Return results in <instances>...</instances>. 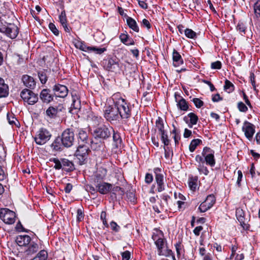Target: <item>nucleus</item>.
Masks as SVG:
<instances>
[{
	"mask_svg": "<svg viewBox=\"0 0 260 260\" xmlns=\"http://www.w3.org/2000/svg\"><path fill=\"white\" fill-rule=\"evenodd\" d=\"M238 108L240 111L245 112L247 111L248 108L246 105L242 102L238 103Z\"/></svg>",
	"mask_w": 260,
	"mask_h": 260,
	"instance_id": "3c124183",
	"label": "nucleus"
},
{
	"mask_svg": "<svg viewBox=\"0 0 260 260\" xmlns=\"http://www.w3.org/2000/svg\"><path fill=\"white\" fill-rule=\"evenodd\" d=\"M173 64L174 66H179L183 63V60L179 53L174 50L173 53Z\"/></svg>",
	"mask_w": 260,
	"mask_h": 260,
	"instance_id": "393cba45",
	"label": "nucleus"
},
{
	"mask_svg": "<svg viewBox=\"0 0 260 260\" xmlns=\"http://www.w3.org/2000/svg\"><path fill=\"white\" fill-rule=\"evenodd\" d=\"M0 32L5 34L11 39H15L18 35V28L12 23H7L0 18Z\"/></svg>",
	"mask_w": 260,
	"mask_h": 260,
	"instance_id": "f03ea898",
	"label": "nucleus"
},
{
	"mask_svg": "<svg viewBox=\"0 0 260 260\" xmlns=\"http://www.w3.org/2000/svg\"><path fill=\"white\" fill-rule=\"evenodd\" d=\"M72 106L75 109H80L81 108V102L76 93H72Z\"/></svg>",
	"mask_w": 260,
	"mask_h": 260,
	"instance_id": "bb28decb",
	"label": "nucleus"
},
{
	"mask_svg": "<svg viewBox=\"0 0 260 260\" xmlns=\"http://www.w3.org/2000/svg\"><path fill=\"white\" fill-rule=\"evenodd\" d=\"M9 93V88L4 80L0 78V98L6 97Z\"/></svg>",
	"mask_w": 260,
	"mask_h": 260,
	"instance_id": "4be33fe9",
	"label": "nucleus"
},
{
	"mask_svg": "<svg viewBox=\"0 0 260 260\" xmlns=\"http://www.w3.org/2000/svg\"><path fill=\"white\" fill-rule=\"evenodd\" d=\"M237 218L239 221L240 225L244 229H247L248 226L246 223L243 210L241 208H237L236 212Z\"/></svg>",
	"mask_w": 260,
	"mask_h": 260,
	"instance_id": "6ab92c4d",
	"label": "nucleus"
},
{
	"mask_svg": "<svg viewBox=\"0 0 260 260\" xmlns=\"http://www.w3.org/2000/svg\"><path fill=\"white\" fill-rule=\"evenodd\" d=\"M215 198L213 194L208 196L204 202L199 207L201 212H205L211 208L215 203Z\"/></svg>",
	"mask_w": 260,
	"mask_h": 260,
	"instance_id": "9d476101",
	"label": "nucleus"
},
{
	"mask_svg": "<svg viewBox=\"0 0 260 260\" xmlns=\"http://www.w3.org/2000/svg\"><path fill=\"white\" fill-rule=\"evenodd\" d=\"M49 29L51 30V31L55 35V36H58L59 35V31L56 28L55 25L52 23H50L49 24Z\"/></svg>",
	"mask_w": 260,
	"mask_h": 260,
	"instance_id": "603ef678",
	"label": "nucleus"
},
{
	"mask_svg": "<svg viewBox=\"0 0 260 260\" xmlns=\"http://www.w3.org/2000/svg\"><path fill=\"white\" fill-rule=\"evenodd\" d=\"M242 129L244 133L245 137L249 140L252 139L253 136L255 133V126L253 124L245 121L243 123Z\"/></svg>",
	"mask_w": 260,
	"mask_h": 260,
	"instance_id": "f8f14e48",
	"label": "nucleus"
},
{
	"mask_svg": "<svg viewBox=\"0 0 260 260\" xmlns=\"http://www.w3.org/2000/svg\"><path fill=\"white\" fill-rule=\"evenodd\" d=\"M60 138H57L51 144V148L55 150H59L60 149Z\"/></svg>",
	"mask_w": 260,
	"mask_h": 260,
	"instance_id": "37998d69",
	"label": "nucleus"
},
{
	"mask_svg": "<svg viewBox=\"0 0 260 260\" xmlns=\"http://www.w3.org/2000/svg\"><path fill=\"white\" fill-rule=\"evenodd\" d=\"M106 50V48H98L96 47H90L88 51H93L98 54H101Z\"/></svg>",
	"mask_w": 260,
	"mask_h": 260,
	"instance_id": "58836bf2",
	"label": "nucleus"
},
{
	"mask_svg": "<svg viewBox=\"0 0 260 260\" xmlns=\"http://www.w3.org/2000/svg\"><path fill=\"white\" fill-rule=\"evenodd\" d=\"M31 242V238L28 235L19 236L16 239V242L20 246H25Z\"/></svg>",
	"mask_w": 260,
	"mask_h": 260,
	"instance_id": "412c9836",
	"label": "nucleus"
},
{
	"mask_svg": "<svg viewBox=\"0 0 260 260\" xmlns=\"http://www.w3.org/2000/svg\"><path fill=\"white\" fill-rule=\"evenodd\" d=\"M254 12L257 18L260 17V1H257L254 5Z\"/></svg>",
	"mask_w": 260,
	"mask_h": 260,
	"instance_id": "49530a36",
	"label": "nucleus"
},
{
	"mask_svg": "<svg viewBox=\"0 0 260 260\" xmlns=\"http://www.w3.org/2000/svg\"><path fill=\"white\" fill-rule=\"evenodd\" d=\"M47 258V252L45 250H41L37 255L31 260H46Z\"/></svg>",
	"mask_w": 260,
	"mask_h": 260,
	"instance_id": "2f4dec72",
	"label": "nucleus"
},
{
	"mask_svg": "<svg viewBox=\"0 0 260 260\" xmlns=\"http://www.w3.org/2000/svg\"><path fill=\"white\" fill-rule=\"evenodd\" d=\"M237 29L240 31L242 32H245V27L243 23H238L237 26Z\"/></svg>",
	"mask_w": 260,
	"mask_h": 260,
	"instance_id": "e2e57ef3",
	"label": "nucleus"
},
{
	"mask_svg": "<svg viewBox=\"0 0 260 260\" xmlns=\"http://www.w3.org/2000/svg\"><path fill=\"white\" fill-rule=\"evenodd\" d=\"M197 178L190 177L188 179V185L190 189L192 190H194L197 187Z\"/></svg>",
	"mask_w": 260,
	"mask_h": 260,
	"instance_id": "473e14b6",
	"label": "nucleus"
},
{
	"mask_svg": "<svg viewBox=\"0 0 260 260\" xmlns=\"http://www.w3.org/2000/svg\"><path fill=\"white\" fill-rule=\"evenodd\" d=\"M113 133V141L115 143V145L116 148H118L120 146L122 140L119 136V134L117 133H115L114 131L112 132Z\"/></svg>",
	"mask_w": 260,
	"mask_h": 260,
	"instance_id": "7c9ffc66",
	"label": "nucleus"
},
{
	"mask_svg": "<svg viewBox=\"0 0 260 260\" xmlns=\"http://www.w3.org/2000/svg\"><path fill=\"white\" fill-rule=\"evenodd\" d=\"M192 102L194 104L196 107L198 108H201L204 105L203 102L198 98L193 99Z\"/></svg>",
	"mask_w": 260,
	"mask_h": 260,
	"instance_id": "09e8293b",
	"label": "nucleus"
},
{
	"mask_svg": "<svg viewBox=\"0 0 260 260\" xmlns=\"http://www.w3.org/2000/svg\"><path fill=\"white\" fill-rule=\"evenodd\" d=\"M40 98L44 102L48 103L53 100V96L47 89H43L40 94Z\"/></svg>",
	"mask_w": 260,
	"mask_h": 260,
	"instance_id": "b1692460",
	"label": "nucleus"
},
{
	"mask_svg": "<svg viewBox=\"0 0 260 260\" xmlns=\"http://www.w3.org/2000/svg\"><path fill=\"white\" fill-rule=\"evenodd\" d=\"M105 117L107 120L112 121L118 119L120 117L118 110L114 107H109L105 112Z\"/></svg>",
	"mask_w": 260,
	"mask_h": 260,
	"instance_id": "9b49d317",
	"label": "nucleus"
},
{
	"mask_svg": "<svg viewBox=\"0 0 260 260\" xmlns=\"http://www.w3.org/2000/svg\"><path fill=\"white\" fill-rule=\"evenodd\" d=\"M106 69L112 72H116L120 70L121 67L118 61L115 59L111 58L106 62Z\"/></svg>",
	"mask_w": 260,
	"mask_h": 260,
	"instance_id": "f3484780",
	"label": "nucleus"
},
{
	"mask_svg": "<svg viewBox=\"0 0 260 260\" xmlns=\"http://www.w3.org/2000/svg\"><path fill=\"white\" fill-rule=\"evenodd\" d=\"M156 127L159 131L160 134L165 132V131L164 130V123H163V121H162V119H161L159 117L156 121Z\"/></svg>",
	"mask_w": 260,
	"mask_h": 260,
	"instance_id": "c9c22d12",
	"label": "nucleus"
},
{
	"mask_svg": "<svg viewBox=\"0 0 260 260\" xmlns=\"http://www.w3.org/2000/svg\"><path fill=\"white\" fill-rule=\"evenodd\" d=\"M20 96L25 102L29 105L34 104L38 100L37 95L27 89H23L21 92Z\"/></svg>",
	"mask_w": 260,
	"mask_h": 260,
	"instance_id": "6e6552de",
	"label": "nucleus"
},
{
	"mask_svg": "<svg viewBox=\"0 0 260 260\" xmlns=\"http://www.w3.org/2000/svg\"><path fill=\"white\" fill-rule=\"evenodd\" d=\"M188 116L190 119V122L192 125L197 124L198 120V117L194 113H189L188 114Z\"/></svg>",
	"mask_w": 260,
	"mask_h": 260,
	"instance_id": "79ce46f5",
	"label": "nucleus"
},
{
	"mask_svg": "<svg viewBox=\"0 0 260 260\" xmlns=\"http://www.w3.org/2000/svg\"><path fill=\"white\" fill-rule=\"evenodd\" d=\"M142 25L144 26L147 27V29H149L151 27V24L149 21L146 19H144L142 21Z\"/></svg>",
	"mask_w": 260,
	"mask_h": 260,
	"instance_id": "774afa93",
	"label": "nucleus"
},
{
	"mask_svg": "<svg viewBox=\"0 0 260 260\" xmlns=\"http://www.w3.org/2000/svg\"><path fill=\"white\" fill-rule=\"evenodd\" d=\"M110 191L114 194L116 195L117 194L119 196H122L124 193V190L120 187L117 186L113 187L112 185V187Z\"/></svg>",
	"mask_w": 260,
	"mask_h": 260,
	"instance_id": "72a5a7b5",
	"label": "nucleus"
},
{
	"mask_svg": "<svg viewBox=\"0 0 260 260\" xmlns=\"http://www.w3.org/2000/svg\"><path fill=\"white\" fill-rule=\"evenodd\" d=\"M127 23L128 26L132 29L133 30L138 32L139 31V27L137 25L136 21L131 17H128L127 18Z\"/></svg>",
	"mask_w": 260,
	"mask_h": 260,
	"instance_id": "cd10ccee",
	"label": "nucleus"
},
{
	"mask_svg": "<svg viewBox=\"0 0 260 260\" xmlns=\"http://www.w3.org/2000/svg\"><path fill=\"white\" fill-rule=\"evenodd\" d=\"M75 46L77 48H79V49L84 51H88V48H89V46H86L82 43L79 42L75 44Z\"/></svg>",
	"mask_w": 260,
	"mask_h": 260,
	"instance_id": "a18cd8bd",
	"label": "nucleus"
},
{
	"mask_svg": "<svg viewBox=\"0 0 260 260\" xmlns=\"http://www.w3.org/2000/svg\"><path fill=\"white\" fill-rule=\"evenodd\" d=\"M59 21L61 25H65L67 23V18L65 11H62L59 17Z\"/></svg>",
	"mask_w": 260,
	"mask_h": 260,
	"instance_id": "de8ad7c7",
	"label": "nucleus"
},
{
	"mask_svg": "<svg viewBox=\"0 0 260 260\" xmlns=\"http://www.w3.org/2000/svg\"><path fill=\"white\" fill-rule=\"evenodd\" d=\"M87 134L83 130H80L78 133V138L80 140V141L83 143V144L87 143Z\"/></svg>",
	"mask_w": 260,
	"mask_h": 260,
	"instance_id": "e433bc0d",
	"label": "nucleus"
},
{
	"mask_svg": "<svg viewBox=\"0 0 260 260\" xmlns=\"http://www.w3.org/2000/svg\"><path fill=\"white\" fill-rule=\"evenodd\" d=\"M62 169L67 171H71L74 169V165L72 162L68 159H63L61 160Z\"/></svg>",
	"mask_w": 260,
	"mask_h": 260,
	"instance_id": "a878e982",
	"label": "nucleus"
},
{
	"mask_svg": "<svg viewBox=\"0 0 260 260\" xmlns=\"http://www.w3.org/2000/svg\"><path fill=\"white\" fill-rule=\"evenodd\" d=\"M152 238L155 241V244L157 247L159 255L169 256L172 254V250L168 248L162 238H157L156 236H153Z\"/></svg>",
	"mask_w": 260,
	"mask_h": 260,
	"instance_id": "7ed1b4c3",
	"label": "nucleus"
},
{
	"mask_svg": "<svg viewBox=\"0 0 260 260\" xmlns=\"http://www.w3.org/2000/svg\"><path fill=\"white\" fill-rule=\"evenodd\" d=\"M121 255L122 257V260H129L131 257V253L128 251H125L122 252Z\"/></svg>",
	"mask_w": 260,
	"mask_h": 260,
	"instance_id": "bf43d9fd",
	"label": "nucleus"
},
{
	"mask_svg": "<svg viewBox=\"0 0 260 260\" xmlns=\"http://www.w3.org/2000/svg\"><path fill=\"white\" fill-rule=\"evenodd\" d=\"M184 34L185 36L188 38L194 39L197 37L196 32L189 28L185 29L184 30Z\"/></svg>",
	"mask_w": 260,
	"mask_h": 260,
	"instance_id": "ea45409f",
	"label": "nucleus"
},
{
	"mask_svg": "<svg viewBox=\"0 0 260 260\" xmlns=\"http://www.w3.org/2000/svg\"><path fill=\"white\" fill-rule=\"evenodd\" d=\"M203 230V227L201 226H197L194 230H193V233L196 236H199L200 235V232Z\"/></svg>",
	"mask_w": 260,
	"mask_h": 260,
	"instance_id": "338daca9",
	"label": "nucleus"
},
{
	"mask_svg": "<svg viewBox=\"0 0 260 260\" xmlns=\"http://www.w3.org/2000/svg\"><path fill=\"white\" fill-rule=\"evenodd\" d=\"M62 145L66 147L72 146L74 142L75 135L72 128H67L64 130L60 138Z\"/></svg>",
	"mask_w": 260,
	"mask_h": 260,
	"instance_id": "20e7f679",
	"label": "nucleus"
},
{
	"mask_svg": "<svg viewBox=\"0 0 260 260\" xmlns=\"http://www.w3.org/2000/svg\"><path fill=\"white\" fill-rule=\"evenodd\" d=\"M38 76L40 79L41 82L42 84L46 83L47 80V76L46 72L45 71H40L38 73Z\"/></svg>",
	"mask_w": 260,
	"mask_h": 260,
	"instance_id": "a19ab883",
	"label": "nucleus"
},
{
	"mask_svg": "<svg viewBox=\"0 0 260 260\" xmlns=\"http://www.w3.org/2000/svg\"><path fill=\"white\" fill-rule=\"evenodd\" d=\"M196 161L197 162V164L196 165H203L205 164V160L203 158V157L200 155H197L196 156Z\"/></svg>",
	"mask_w": 260,
	"mask_h": 260,
	"instance_id": "5fc2aeb1",
	"label": "nucleus"
},
{
	"mask_svg": "<svg viewBox=\"0 0 260 260\" xmlns=\"http://www.w3.org/2000/svg\"><path fill=\"white\" fill-rule=\"evenodd\" d=\"M119 38L121 41L127 45H131L134 44V42L132 40H130L127 35L122 34L120 35Z\"/></svg>",
	"mask_w": 260,
	"mask_h": 260,
	"instance_id": "c756f323",
	"label": "nucleus"
},
{
	"mask_svg": "<svg viewBox=\"0 0 260 260\" xmlns=\"http://www.w3.org/2000/svg\"><path fill=\"white\" fill-rule=\"evenodd\" d=\"M198 170L201 173L204 174L205 175L208 174L209 171L204 164L198 165Z\"/></svg>",
	"mask_w": 260,
	"mask_h": 260,
	"instance_id": "c03bdc74",
	"label": "nucleus"
},
{
	"mask_svg": "<svg viewBox=\"0 0 260 260\" xmlns=\"http://www.w3.org/2000/svg\"><path fill=\"white\" fill-rule=\"evenodd\" d=\"M175 101L177 103V107L181 110L186 111L188 109L186 101L183 98L176 93H175Z\"/></svg>",
	"mask_w": 260,
	"mask_h": 260,
	"instance_id": "dca6fc26",
	"label": "nucleus"
},
{
	"mask_svg": "<svg viewBox=\"0 0 260 260\" xmlns=\"http://www.w3.org/2000/svg\"><path fill=\"white\" fill-rule=\"evenodd\" d=\"M212 150L210 148L205 147L202 151V155L205 158V160L207 165L213 167L215 164L214 154L211 152Z\"/></svg>",
	"mask_w": 260,
	"mask_h": 260,
	"instance_id": "ddd939ff",
	"label": "nucleus"
},
{
	"mask_svg": "<svg viewBox=\"0 0 260 260\" xmlns=\"http://www.w3.org/2000/svg\"><path fill=\"white\" fill-rule=\"evenodd\" d=\"M155 174V181L157 185V190L158 192H161L165 190L164 177L163 172L160 168L154 169Z\"/></svg>",
	"mask_w": 260,
	"mask_h": 260,
	"instance_id": "1a4fd4ad",
	"label": "nucleus"
},
{
	"mask_svg": "<svg viewBox=\"0 0 260 260\" xmlns=\"http://www.w3.org/2000/svg\"><path fill=\"white\" fill-rule=\"evenodd\" d=\"M51 135L45 128H41L35 138L36 143L38 145H43L49 140Z\"/></svg>",
	"mask_w": 260,
	"mask_h": 260,
	"instance_id": "0eeeda50",
	"label": "nucleus"
},
{
	"mask_svg": "<svg viewBox=\"0 0 260 260\" xmlns=\"http://www.w3.org/2000/svg\"><path fill=\"white\" fill-rule=\"evenodd\" d=\"M57 113V109L53 107H49L46 111V115L51 118H55Z\"/></svg>",
	"mask_w": 260,
	"mask_h": 260,
	"instance_id": "c85d7f7f",
	"label": "nucleus"
},
{
	"mask_svg": "<svg viewBox=\"0 0 260 260\" xmlns=\"http://www.w3.org/2000/svg\"><path fill=\"white\" fill-rule=\"evenodd\" d=\"M53 90L54 94L58 97L64 98L68 94V89L63 85L57 84L54 86Z\"/></svg>",
	"mask_w": 260,
	"mask_h": 260,
	"instance_id": "2eb2a0df",
	"label": "nucleus"
},
{
	"mask_svg": "<svg viewBox=\"0 0 260 260\" xmlns=\"http://www.w3.org/2000/svg\"><path fill=\"white\" fill-rule=\"evenodd\" d=\"M211 67L213 69H220L221 68V63L219 61H216L212 62Z\"/></svg>",
	"mask_w": 260,
	"mask_h": 260,
	"instance_id": "6e6d98bb",
	"label": "nucleus"
},
{
	"mask_svg": "<svg viewBox=\"0 0 260 260\" xmlns=\"http://www.w3.org/2000/svg\"><path fill=\"white\" fill-rule=\"evenodd\" d=\"M101 118L98 117V116L94 115L92 117V120L93 121V123L95 125H98L100 123L101 121Z\"/></svg>",
	"mask_w": 260,
	"mask_h": 260,
	"instance_id": "0e129e2a",
	"label": "nucleus"
},
{
	"mask_svg": "<svg viewBox=\"0 0 260 260\" xmlns=\"http://www.w3.org/2000/svg\"><path fill=\"white\" fill-rule=\"evenodd\" d=\"M238 178H237V183L239 186H240V182H241L242 178L243 177V174H242V172H241V171H240V170L238 171Z\"/></svg>",
	"mask_w": 260,
	"mask_h": 260,
	"instance_id": "69168bd1",
	"label": "nucleus"
},
{
	"mask_svg": "<svg viewBox=\"0 0 260 260\" xmlns=\"http://www.w3.org/2000/svg\"><path fill=\"white\" fill-rule=\"evenodd\" d=\"M110 226L111 229L116 232H118L120 229L119 226L114 221L111 222Z\"/></svg>",
	"mask_w": 260,
	"mask_h": 260,
	"instance_id": "13d9d810",
	"label": "nucleus"
},
{
	"mask_svg": "<svg viewBox=\"0 0 260 260\" xmlns=\"http://www.w3.org/2000/svg\"><path fill=\"white\" fill-rule=\"evenodd\" d=\"M88 151V145L80 144L76 152V155L80 160H84L87 156Z\"/></svg>",
	"mask_w": 260,
	"mask_h": 260,
	"instance_id": "4468645a",
	"label": "nucleus"
},
{
	"mask_svg": "<svg viewBox=\"0 0 260 260\" xmlns=\"http://www.w3.org/2000/svg\"><path fill=\"white\" fill-rule=\"evenodd\" d=\"M39 249L38 244L35 242H30L27 249L25 250V253L26 255H31L37 252Z\"/></svg>",
	"mask_w": 260,
	"mask_h": 260,
	"instance_id": "5701e85b",
	"label": "nucleus"
},
{
	"mask_svg": "<svg viewBox=\"0 0 260 260\" xmlns=\"http://www.w3.org/2000/svg\"><path fill=\"white\" fill-rule=\"evenodd\" d=\"M24 85L30 88H34L36 86V82L34 78L28 75H23L22 78Z\"/></svg>",
	"mask_w": 260,
	"mask_h": 260,
	"instance_id": "aec40b11",
	"label": "nucleus"
},
{
	"mask_svg": "<svg viewBox=\"0 0 260 260\" xmlns=\"http://www.w3.org/2000/svg\"><path fill=\"white\" fill-rule=\"evenodd\" d=\"M161 135V139L163 142V143L165 144V145H168L169 144V140L168 139V136L166 132L162 133Z\"/></svg>",
	"mask_w": 260,
	"mask_h": 260,
	"instance_id": "864d4df0",
	"label": "nucleus"
},
{
	"mask_svg": "<svg viewBox=\"0 0 260 260\" xmlns=\"http://www.w3.org/2000/svg\"><path fill=\"white\" fill-rule=\"evenodd\" d=\"M249 78H250L251 83L253 88L254 89H255L256 85H255V80H254V73H251L250 75Z\"/></svg>",
	"mask_w": 260,
	"mask_h": 260,
	"instance_id": "680f3d73",
	"label": "nucleus"
},
{
	"mask_svg": "<svg viewBox=\"0 0 260 260\" xmlns=\"http://www.w3.org/2000/svg\"><path fill=\"white\" fill-rule=\"evenodd\" d=\"M112 132H113V129L112 127L103 126L96 128L93 131V135L95 138L106 139L111 136Z\"/></svg>",
	"mask_w": 260,
	"mask_h": 260,
	"instance_id": "423d86ee",
	"label": "nucleus"
},
{
	"mask_svg": "<svg viewBox=\"0 0 260 260\" xmlns=\"http://www.w3.org/2000/svg\"><path fill=\"white\" fill-rule=\"evenodd\" d=\"M52 160L55 164V166L54 167L55 169L59 170L62 168L61 161H60L57 158H53Z\"/></svg>",
	"mask_w": 260,
	"mask_h": 260,
	"instance_id": "4d7b16f0",
	"label": "nucleus"
},
{
	"mask_svg": "<svg viewBox=\"0 0 260 260\" xmlns=\"http://www.w3.org/2000/svg\"><path fill=\"white\" fill-rule=\"evenodd\" d=\"M153 180V176L151 174H146L145 178V181L146 183L150 184Z\"/></svg>",
	"mask_w": 260,
	"mask_h": 260,
	"instance_id": "052dcab7",
	"label": "nucleus"
},
{
	"mask_svg": "<svg viewBox=\"0 0 260 260\" xmlns=\"http://www.w3.org/2000/svg\"><path fill=\"white\" fill-rule=\"evenodd\" d=\"M112 99L120 117L126 119L129 118L131 116V112L125 100L120 96L119 93L114 94Z\"/></svg>",
	"mask_w": 260,
	"mask_h": 260,
	"instance_id": "f257e3e1",
	"label": "nucleus"
},
{
	"mask_svg": "<svg viewBox=\"0 0 260 260\" xmlns=\"http://www.w3.org/2000/svg\"><path fill=\"white\" fill-rule=\"evenodd\" d=\"M224 89L228 93H230L234 90V86L231 81L226 80L224 86Z\"/></svg>",
	"mask_w": 260,
	"mask_h": 260,
	"instance_id": "f704fd0d",
	"label": "nucleus"
},
{
	"mask_svg": "<svg viewBox=\"0 0 260 260\" xmlns=\"http://www.w3.org/2000/svg\"><path fill=\"white\" fill-rule=\"evenodd\" d=\"M0 218L6 224H13L16 220V214L7 208H3L0 210Z\"/></svg>",
	"mask_w": 260,
	"mask_h": 260,
	"instance_id": "39448f33",
	"label": "nucleus"
},
{
	"mask_svg": "<svg viewBox=\"0 0 260 260\" xmlns=\"http://www.w3.org/2000/svg\"><path fill=\"white\" fill-rule=\"evenodd\" d=\"M201 143H202V141L200 139H197L192 140L189 147L190 151H194L197 146Z\"/></svg>",
	"mask_w": 260,
	"mask_h": 260,
	"instance_id": "4c0bfd02",
	"label": "nucleus"
},
{
	"mask_svg": "<svg viewBox=\"0 0 260 260\" xmlns=\"http://www.w3.org/2000/svg\"><path fill=\"white\" fill-rule=\"evenodd\" d=\"M84 218V213L81 209H78L77 211V220L80 222Z\"/></svg>",
	"mask_w": 260,
	"mask_h": 260,
	"instance_id": "8fccbe9b",
	"label": "nucleus"
},
{
	"mask_svg": "<svg viewBox=\"0 0 260 260\" xmlns=\"http://www.w3.org/2000/svg\"><path fill=\"white\" fill-rule=\"evenodd\" d=\"M112 184L107 182H102L98 183L96 185L98 191L101 194H107L111 190Z\"/></svg>",
	"mask_w": 260,
	"mask_h": 260,
	"instance_id": "a211bd4d",
	"label": "nucleus"
}]
</instances>
